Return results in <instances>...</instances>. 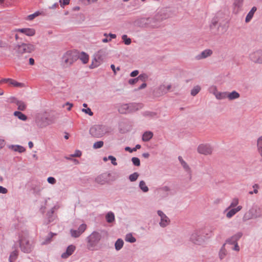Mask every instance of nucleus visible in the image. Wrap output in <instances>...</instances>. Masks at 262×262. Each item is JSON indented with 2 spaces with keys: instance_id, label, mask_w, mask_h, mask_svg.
Returning <instances> with one entry per match:
<instances>
[{
  "instance_id": "39",
  "label": "nucleus",
  "mask_w": 262,
  "mask_h": 262,
  "mask_svg": "<svg viewBox=\"0 0 262 262\" xmlns=\"http://www.w3.org/2000/svg\"><path fill=\"white\" fill-rule=\"evenodd\" d=\"M42 12L37 11L34 13L33 14H30L28 16V19L31 20H33L34 18H35L36 17L42 15Z\"/></svg>"
},
{
  "instance_id": "22",
  "label": "nucleus",
  "mask_w": 262,
  "mask_h": 262,
  "mask_svg": "<svg viewBox=\"0 0 262 262\" xmlns=\"http://www.w3.org/2000/svg\"><path fill=\"white\" fill-rule=\"evenodd\" d=\"M147 78V77L145 74H141L139 75L137 78L129 79L128 83L130 84H134L137 82L139 80L145 81Z\"/></svg>"
},
{
  "instance_id": "33",
  "label": "nucleus",
  "mask_w": 262,
  "mask_h": 262,
  "mask_svg": "<svg viewBox=\"0 0 262 262\" xmlns=\"http://www.w3.org/2000/svg\"><path fill=\"white\" fill-rule=\"evenodd\" d=\"M125 240L131 243H135L136 241V238L130 233L127 234L125 236Z\"/></svg>"
},
{
  "instance_id": "28",
  "label": "nucleus",
  "mask_w": 262,
  "mask_h": 262,
  "mask_svg": "<svg viewBox=\"0 0 262 262\" xmlns=\"http://www.w3.org/2000/svg\"><path fill=\"white\" fill-rule=\"evenodd\" d=\"M153 134L151 132H146L144 133L142 136V140L144 141H148L150 139L152 138Z\"/></svg>"
},
{
  "instance_id": "20",
  "label": "nucleus",
  "mask_w": 262,
  "mask_h": 262,
  "mask_svg": "<svg viewBox=\"0 0 262 262\" xmlns=\"http://www.w3.org/2000/svg\"><path fill=\"white\" fill-rule=\"evenodd\" d=\"M75 250V247L73 245H70L67 249L66 252L62 254L61 257L63 258H67L71 255Z\"/></svg>"
},
{
  "instance_id": "18",
  "label": "nucleus",
  "mask_w": 262,
  "mask_h": 262,
  "mask_svg": "<svg viewBox=\"0 0 262 262\" xmlns=\"http://www.w3.org/2000/svg\"><path fill=\"white\" fill-rule=\"evenodd\" d=\"M212 54V51L210 49H207L201 52V54L198 55L195 57V59L197 60H200L206 58L209 56H210Z\"/></svg>"
},
{
  "instance_id": "62",
  "label": "nucleus",
  "mask_w": 262,
  "mask_h": 262,
  "mask_svg": "<svg viewBox=\"0 0 262 262\" xmlns=\"http://www.w3.org/2000/svg\"><path fill=\"white\" fill-rule=\"evenodd\" d=\"M257 148L259 153L262 157V146H257Z\"/></svg>"
},
{
  "instance_id": "14",
  "label": "nucleus",
  "mask_w": 262,
  "mask_h": 262,
  "mask_svg": "<svg viewBox=\"0 0 262 262\" xmlns=\"http://www.w3.org/2000/svg\"><path fill=\"white\" fill-rule=\"evenodd\" d=\"M2 82L9 83V85L14 87L23 88L25 86V84L23 83L18 82L15 80L10 78H5L1 80Z\"/></svg>"
},
{
  "instance_id": "64",
  "label": "nucleus",
  "mask_w": 262,
  "mask_h": 262,
  "mask_svg": "<svg viewBox=\"0 0 262 262\" xmlns=\"http://www.w3.org/2000/svg\"><path fill=\"white\" fill-rule=\"evenodd\" d=\"M142 156L143 157H144L145 158H148L149 156V154L147 152H145V153H143L142 154Z\"/></svg>"
},
{
  "instance_id": "30",
  "label": "nucleus",
  "mask_w": 262,
  "mask_h": 262,
  "mask_svg": "<svg viewBox=\"0 0 262 262\" xmlns=\"http://www.w3.org/2000/svg\"><path fill=\"white\" fill-rule=\"evenodd\" d=\"M14 115L23 121H26L27 119V116L20 112L15 111L14 113Z\"/></svg>"
},
{
  "instance_id": "32",
  "label": "nucleus",
  "mask_w": 262,
  "mask_h": 262,
  "mask_svg": "<svg viewBox=\"0 0 262 262\" xmlns=\"http://www.w3.org/2000/svg\"><path fill=\"white\" fill-rule=\"evenodd\" d=\"M123 244H124V242L122 239H121L120 238L118 239L116 242L115 244V249L117 250H120L122 248V247L123 246Z\"/></svg>"
},
{
  "instance_id": "47",
  "label": "nucleus",
  "mask_w": 262,
  "mask_h": 262,
  "mask_svg": "<svg viewBox=\"0 0 262 262\" xmlns=\"http://www.w3.org/2000/svg\"><path fill=\"white\" fill-rule=\"evenodd\" d=\"M108 159L111 161L113 165L115 166L117 165V163L116 162V159L114 157L112 156H109Z\"/></svg>"
},
{
  "instance_id": "51",
  "label": "nucleus",
  "mask_w": 262,
  "mask_h": 262,
  "mask_svg": "<svg viewBox=\"0 0 262 262\" xmlns=\"http://www.w3.org/2000/svg\"><path fill=\"white\" fill-rule=\"evenodd\" d=\"M81 155V152L80 150H76L73 155H72L73 157H79Z\"/></svg>"
},
{
  "instance_id": "16",
  "label": "nucleus",
  "mask_w": 262,
  "mask_h": 262,
  "mask_svg": "<svg viewBox=\"0 0 262 262\" xmlns=\"http://www.w3.org/2000/svg\"><path fill=\"white\" fill-rule=\"evenodd\" d=\"M169 191V187L165 186L160 188L157 190V194L159 197L164 198L168 195Z\"/></svg>"
},
{
  "instance_id": "40",
  "label": "nucleus",
  "mask_w": 262,
  "mask_h": 262,
  "mask_svg": "<svg viewBox=\"0 0 262 262\" xmlns=\"http://www.w3.org/2000/svg\"><path fill=\"white\" fill-rule=\"evenodd\" d=\"M243 0H235L234 3L235 8L236 9V12H238L239 9L241 8L243 4Z\"/></svg>"
},
{
  "instance_id": "34",
  "label": "nucleus",
  "mask_w": 262,
  "mask_h": 262,
  "mask_svg": "<svg viewBox=\"0 0 262 262\" xmlns=\"http://www.w3.org/2000/svg\"><path fill=\"white\" fill-rule=\"evenodd\" d=\"M16 105L18 106V109L20 111H23L26 108V105L23 101H17Z\"/></svg>"
},
{
  "instance_id": "57",
  "label": "nucleus",
  "mask_w": 262,
  "mask_h": 262,
  "mask_svg": "<svg viewBox=\"0 0 262 262\" xmlns=\"http://www.w3.org/2000/svg\"><path fill=\"white\" fill-rule=\"evenodd\" d=\"M5 145V141L3 139L0 138V149Z\"/></svg>"
},
{
  "instance_id": "56",
  "label": "nucleus",
  "mask_w": 262,
  "mask_h": 262,
  "mask_svg": "<svg viewBox=\"0 0 262 262\" xmlns=\"http://www.w3.org/2000/svg\"><path fill=\"white\" fill-rule=\"evenodd\" d=\"M234 247L233 248V250L238 251L239 250V247L238 246V244L237 243H234Z\"/></svg>"
},
{
  "instance_id": "50",
  "label": "nucleus",
  "mask_w": 262,
  "mask_h": 262,
  "mask_svg": "<svg viewBox=\"0 0 262 262\" xmlns=\"http://www.w3.org/2000/svg\"><path fill=\"white\" fill-rule=\"evenodd\" d=\"M53 233H50V234L49 235V236H48V237L47 238V239H46V241H45V242H43L42 244H46L49 243L50 242V241H51V238L53 237Z\"/></svg>"
},
{
  "instance_id": "12",
  "label": "nucleus",
  "mask_w": 262,
  "mask_h": 262,
  "mask_svg": "<svg viewBox=\"0 0 262 262\" xmlns=\"http://www.w3.org/2000/svg\"><path fill=\"white\" fill-rule=\"evenodd\" d=\"M15 32L25 34L28 36H33L35 34L36 31L33 28H21L15 30Z\"/></svg>"
},
{
  "instance_id": "55",
  "label": "nucleus",
  "mask_w": 262,
  "mask_h": 262,
  "mask_svg": "<svg viewBox=\"0 0 262 262\" xmlns=\"http://www.w3.org/2000/svg\"><path fill=\"white\" fill-rule=\"evenodd\" d=\"M138 74H139V71L138 70H135L130 73V76L131 77H135V76H137Z\"/></svg>"
},
{
  "instance_id": "3",
  "label": "nucleus",
  "mask_w": 262,
  "mask_h": 262,
  "mask_svg": "<svg viewBox=\"0 0 262 262\" xmlns=\"http://www.w3.org/2000/svg\"><path fill=\"white\" fill-rule=\"evenodd\" d=\"M19 247L22 251L25 253H29L32 249V244L28 239V237L26 234H21L19 235Z\"/></svg>"
},
{
  "instance_id": "11",
  "label": "nucleus",
  "mask_w": 262,
  "mask_h": 262,
  "mask_svg": "<svg viewBox=\"0 0 262 262\" xmlns=\"http://www.w3.org/2000/svg\"><path fill=\"white\" fill-rule=\"evenodd\" d=\"M86 229V225L85 224H81L78 228L77 230H71V233L73 237H79Z\"/></svg>"
},
{
  "instance_id": "5",
  "label": "nucleus",
  "mask_w": 262,
  "mask_h": 262,
  "mask_svg": "<svg viewBox=\"0 0 262 262\" xmlns=\"http://www.w3.org/2000/svg\"><path fill=\"white\" fill-rule=\"evenodd\" d=\"M90 135L94 138H101L107 132V129L105 126L95 125L90 129Z\"/></svg>"
},
{
  "instance_id": "43",
  "label": "nucleus",
  "mask_w": 262,
  "mask_h": 262,
  "mask_svg": "<svg viewBox=\"0 0 262 262\" xmlns=\"http://www.w3.org/2000/svg\"><path fill=\"white\" fill-rule=\"evenodd\" d=\"M122 39L125 45H129L131 43V39L128 38L126 35H122Z\"/></svg>"
},
{
  "instance_id": "24",
  "label": "nucleus",
  "mask_w": 262,
  "mask_h": 262,
  "mask_svg": "<svg viewBox=\"0 0 262 262\" xmlns=\"http://www.w3.org/2000/svg\"><path fill=\"white\" fill-rule=\"evenodd\" d=\"M78 57L84 64H86L89 62V55L84 52H81L79 55H78Z\"/></svg>"
},
{
  "instance_id": "54",
  "label": "nucleus",
  "mask_w": 262,
  "mask_h": 262,
  "mask_svg": "<svg viewBox=\"0 0 262 262\" xmlns=\"http://www.w3.org/2000/svg\"><path fill=\"white\" fill-rule=\"evenodd\" d=\"M181 164L185 169H186V170L189 169L188 166L187 165V163L184 161H182L181 162Z\"/></svg>"
},
{
  "instance_id": "49",
  "label": "nucleus",
  "mask_w": 262,
  "mask_h": 262,
  "mask_svg": "<svg viewBox=\"0 0 262 262\" xmlns=\"http://www.w3.org/2000/svg\"><path fill=\"white\" fill-rule=\"evenodd\" d=\"M47 181L49 183L51 184H54L56 182L55 179L54 178L51 177H49L47 179Z\"/></svg>"
},
{
  "instance_id": "59",
  "label": "nucleus",
  "mask_w": 262,
  "mask_h": 262,
  "mask_svg": "<svg viewBox=\"0 0 262 262\" xmlns=\"http://www.w3.org/2000/svg\"><path fill=\"white\" fill-rule=\"evenodd\" d=\"M253 188H255L253 192L255 193H257L258 192V190H257L258 185L257 184L254 185L253 186Z\"/></svg>"
},
{
  "instance_id": "26",
  "label": "nucleus",
  "mask_w": 262,
  "mask_h": 262,
  "mask_svg": "<svg viewBox=\"0 0 262 262\" xmlns=\"http://www.w3.org/2000/svg\"><path fill=\"white\" fill-rule=\"evenodd\" d=\"M256 11V8L255 7H253L251 9V10L249 12V13H248V14L246 17V19H245V21L246 23H248L251 20V19L252 18L253 15Z\"/></svg>"
},
{
  "instance_id": "45",
  "label": "nucleus",
  "mask_w": 262,
  "mask_h": 262,
  "mask_svg": "<svg viewBox=\"0 0 262 262\" xmlns=\"http://www.w3.org/2000/svg\"><path fill=\"white\" fill-rule=\"evenodd\" d=\"M132 161L133 164L137 166H139L140 165V161L139 158L136 157H134L132 158Z\"/></svg>"
},
{
  "instance_id": "37",
  "label": "nucleus",
  "mask_w": 262,
  "mask_h": 262,
  "mask_svg": "<svg viewBox=\"0 0 262 262\" xmlns=\"http://www.w3.org/2000/svg\"><path fill=\"white\" fill-rule=\"evenodd\" d=\"M225 244H224L219 253V256L221 259L224 258L227 254L226 250L225 248Z\"/></svg>"
},
{
  "instance_id": "23",
  "label": "nucleus",
  "mask_w": 262,
  "mask_h": 262,
  "mask_svg": "<svg viewBox=\"0 0 262 262\" xmlns=\"http://www.w3.org/2000/svg\"><path fill=\"white\" fill-rule=\"evenodd\" d=\"M103 62L100 60L97 59V58L94 55L93 58L92 60L91 64L90 65V69H94L99 66Z\"/></svg>"
},
{
  "instance_id": "6",
  "label": "nucleus",
  "mask_w": 262,
  "mask_h": 262,
  "mask_svg": "<svg viewBox=\"0 0 262 262\" xmlns=\"http://www.w3.org/2000/svg\"><path fill=\"white\" fill-rule=\"evenodd\" d=\"M35 46L31 43H22L15 47L17 54L21 55L25 53H30L35 50Z\"/></svg>"
},
{
  "instance_id": "31",
  "label": "nucleus",
  "mask_w": 262,
  "mask_h": 262,
  "mask_svg": "<svg viewBox=\"0 0 262 262\" xmlns=\"http://www.w3.org/2000/svg\"><path fill=\"white\" fill-rule=\"evenodd\" d=\"M18 256V251L17 250H15L13 251L10 255L9 257V262H14V261L16 259Z\"/></svg>"
},
{
  "instance_id": "48",
  "label": "nucleus",
  "mask_w": 262,
  "mask_h": 262,
  "mask_svg": "<svg viewBox=\"0 0 262 262\" xmlns=\"http://www.w3.org/2000/svg\"><path fill=\"white\" fill-rule=\"evenodd\" d=\"M82 111L84 112L86 114H89L90 116H92L93 115V113L91 111V109L90 108H83L82 110Z\"/></svg>"
},
{
  "instance_id": "46",
  "label": "nucleus",
  "mask_w": 262,
  "mask_h": 262,
  "mask_svg": "<svg viewBox=\"0 0 262 262\" xmlns=\"http://www.w3.org/2000/svg\"><path fill=\"white\" fill-rule=\"evenodd\" d=\"M70 0H60V6L61 7L64 8L65 5H69Z\"/></svg>"
},
{
  "instance_id": "15",
  "label": "nucleus",
  "mask_w": 262,
  "mask_h": 262,
  "mask_svg": "<svg viewBox=\"0 0 262 262\" xmlns=\"http://www.w3.org/2000/svg\"><path fill=\"white\" fill-rule=\"evenodd\" d=\"M242 206H237L236 208H230L228 210H227V211H226V210L225 211V212H226V216L228 218V219H230L231 218L232 216H233L237 212H238V211H239L240 210H242Z\"/></svg>"
},
{
  "instance_id": "36",
  "label": "nucleus",
  "mask_w": 262,
  "mask_h": 262,
  "mask_svg": "<svg viewBox=\"0 0 262 262\" xmlns=\"http://www.w3.org/2000/svg\"><path fill=\"white\" fill-rule=\"evenodd\" d=\"M12 149L15 151H18L19 152H23L25 151V148L20 145H14L12 146Z\"/></svg>"
},
{
  "instance_id": "10",
  "label": "nucleus",
  "mask_w": 262,
  "mask_h": 262,
  "mask_svg": "<svg viewBox=\"0 0 262 262\" xmlns=\"http://www.w3.org/2000/svg\"><path fill=\"white\" fill-rule=\"evenodd\" d=\"M198 151L205 155H210L212 152V149L209 145L202 144L198 146Z\"/></svg>"
},
{
  "instance_id": "27",
  "label": "nucleus",
  "mask_w": 262,
  "mask_h": 262,
  "mask_svg": "<svg viewBox=\"0 0 262 262\" xmlns=\"http://www.w3.org/2000/svg\"><path fill=\"white\" fill-rule=\"evenodd\" d=\"M171 85H165L164 84L161 85L159 88V90L162 93V94H166L171 89Z\"/></svg>"
},
{
  "instance_id": "44",
  "label": "nucleus",
  "mask_w": 262,
  "mask_h": 262,
  "mask_svg": "<svg viewBox=\"0 0 262 262\" xmlns=\"http://www.w3.org/2000/svg\"><path fill=\"white\" fill-rule=\"evenodd\" d=\"M138 176H139V174H138V173L135 172L129 176V180L131 182L135 181L137 179Z\"/></svg>"
},
{
  "instance_id": "21",
  "label": "nucleus",
  "mask_w": 262,
  "mask_h": 262,
  "mask_svg": "<svg viewBox=\"0 0 262 262\" xmlns=\"http://www.w3.org/2000/svg\"><path fill=\"white\" fill-rule=\"evenodd\" d=\"M242 233L241 232L237 233L234 235L232 236L231 237L228 238L226 241V243H228L230 244H234V243H237V241L242 237Z\"/></svg>"
},
{
  "instance_id": "13",
  "label": "nucleus",
  "mask_w": 262,
  "mask_h": 262,
  "mask_svg": "<svg viewBox=\"0 0 262 262\" xmlns=\"http://www.w3.org/2000/svg\"><path fill=\"white\" fill-rule=\"evenodd\" d=\"M158 214L161 217V221L160 222V226L164 227L168 225L170 222L168 217L160 210L158 211Z\"/></svg>"
},
{
  "instance_id": "63",
  "label": "nucleus",
  "mask_w": 262,
  "mask_h": 262,
  "mask_svg": "<svg viewBox=\"0 0 262 262\" xmlns=\"http://www.w3.org/2000/svg\"><path fill=\"white\" fill-rule=\"evenodd\" d=\"M111 40V38L108 39L107 38H104L102 39V41L104 43L108 42V41H110Z\"/></svg>"
},
{
  "instance_id": "61",
  "label": "nucleus",
  "mask_w": 262,
  "mask_h": 262,
  "mask_svg": "<svg viewBox=\"0 0 262 262\" xmlns=\"http://www.w3.org/2000/svg\"><path fill=\"white\" fill-rule=\"evenodd\" d=\"M29 63L30 65H33L34 64V60L32 58L29 59Z\"/></svg>"
},
{
  "instance_id": "38",
  "label": "nucleus",
  "mask_w": 262,
  "mask_h": 262,
  "mask_svg": "<svg viewBox=\"0 0 262 262\" xmlns=\"http://www.w3.org/2000/svg\"><path fill=\"white\" fill-rule=\"evenodd\" d=\"M139 187L140 189L144 192H146L148 191V188L146 185V184L144 181H141L139 183Z\"/></svg>"
},
{
  "instance_id": "17",
  "label": "nucleus",
  "mask_w": 262,
  "mask_h": 262,
  "mask_svg": "<svg viewBox=\"0 0 262 262\" xmlns=\"http://www.w3.org/2000/svg\"><path fill=\"white\" fill-rule=\"evenodd\" d=\"M213 90V93L217 99H224L227 98V92H220L217 91L214 86L211 88Z\"/></svg>"
},
{
  "instance_id": "58",
  "label": "nucleus",
  "mask_w": 262,
  "mask_h": 262,
  "mask_svg": "<svg viewBox=\"0 0 262 262\" xmlns=\"http://www.w3.org/2000/svg\"><path fill=\"white\" fill-rule=\"evenodd\" d=\"M58 6V4L57 3H55L52 6L50 7L49 8L51 9H54L57 8Z\"/></svg>"
},
{
  "instance_id": "9",
  "label": "nucleus",
  "mask_w": 262,
  "mask_h": 262,
  "mask_svg": "<svg viewBox=\"0 0 262 262\" xmlns=\"http://www.w3.org/2000/svg\"><path fill=\"white\" fill-rule=\"evenodd\" d=\"M249 57L253 62L262 64V50L252 52L250 53Z\"/></svg>"
},
{
  "instance_id": "2",
  "label": "nucleus",
  "mask_w": 262,
  "mask_h": 262,
  "mask_svg": "<svg viewBox=\"0 0 262 262\" xmlns=\"http://www.w3.org/2000/svg\"><path fill=\"white\" fill-rule=\"evenodd\" d=\"M78 53L76 51H69L67 52L62 56V63L64 67L71 66L77 59Z\"/></svg>"
},
{
  "instance_id": "1",
  "label": "nucleus",
  "mask_w": 262,
  "mask_h": 262,
  "mask_svg": "<svg viewBox=\"0 0 262 262\" xmlns=\"http://www.w3.org/2000/svg\"><path fill=\"white\" fill-rule=\"evenodd\" d=\"M211 233V232L208 229H201L193 233L190 238L194 243L201 244L210 236Z\"/></svg>"
},
{
  "instance_id": "42",
  "label": "nucleus",
  "mask_w": 262,
  "mask_h": 262,
  "mask_svg": "<svg viewBox=\"0 0 262 262\" xmlns=\"http://www.w3.org/2000/svg\"><path fill=\"white\" fill-rule=\"evenodd\" d=\"M104 143L102 141L96 142L93 144V148L94 149H98L102 147L103 146Z\"/></svg>"
},
{
  "instance_id": "35",
  "label": "nucleus",
  "mask_w": 262,
  "mask_h": 262,
  "mask_svg": "<svg viewBox=\"0 0 262 262\" xmlns=\"http://www.w3.org/2000/svg\"><path fill=\"white\" fill-rule=\"evenodd\" d=\"M106 219L108 223L113 222L115 219L114 213L112 212H108L106 215Z\"/></svg>"
},
{
  "instance_id": "29",
  "label": "nucleus",
  "mask_w": 262,
  "mask_h": 262,
  "mask_svg": "<svg viewBox=\"0 0 262 262\" xmlns=\"http://www.w3.org/2000/svg\"><path fill=\"white\" fill-rule=\"evenodd\" d=\"M238 204H239L238 199H237L236 198L233 199L231 202V203H230L229 206L226 209V211H227V210H228L230 208H234L235 207L236 208L237 206H238L237 205Z\"/></svg>"
},
{
  "instance_id": "19",
  "label": "nucleus",
  "mask_w": 262,
  "mask_h": 262,
  "mask_svg": "<svg viewBox=\"0 0 262 262\" xmlns=\"http://www.w3.org/2000/svg\"><path fill=\"white\" fill-rule=\"evenodd\" d=\"M94 55L98 59L100 60L103 62L106 56V50L102 49L98 51Z\"/></svg>"
},
{
  "instance_id": "52",
  "label": "nucleus",
  "mask_w": 262,
  "mask_h": 262,
  "mask_svg": "<svg viewBox=\"0 0 262 262\" xmlns=\"http://www.w3.org/2000/svg\"><path fill=\"white\" fill-rule=\"evenodd\" d=\"M8 190L6 188L0 186V193L6 194Z\"/></svg>"
},
{
  "instance_id": "53",
  "label": "nucleus",
  "mask_w": 262,
  "mask_h": 262,
  "mask_svg": "<svg viewBox=\"0 0 262 262\" xmlns=\"http://www.w3.org/2000/svg\"><path fill=\"white\" fill-rule=\"evenodd\" d=\"M257 146H262V136L257 139Z\"/></svg>"
},
{
  "instance_id": "41",
  "label": "nucleus",
  "mask_w": 262,
  "mask_h": 262,
  "mask_svg": "<svg viewBox=\"0 0 262 262\" xmlns=\"http://www.w3.org/2000/svg\"><path fill=\"white\" fill-rule=\"evenodd\" d=\"M201 88L199 85L194 86L191 91L192 96H195L200 91Z\"/></svg>"
},
{
  "instance_id": "60",
  "label": "nucleus",
  "mask_w": 262,
  "mask_h": 262,
  "mask_svg": "<svg viewBox=\"0 0 262 262\" xmlns=\"http://www.w3.org/2000/svg\"><path fill=\"white\" fill-rule=\"evenodd\" d=\"M66 105H68L69 106L67 108V110L68 111H70L71 108L73 106V104H71V103H66Z\"/></svg>"
},
{
  "instance_id": "8",
  "label": "nucleus",
  "mask_w": 262,
  "mask_h": 262,
  "mask_svg": "<svg viewBox=\"0 0 262 262\" xmlns=\"http://www.w3.org/2000/svg\"><path fill=\"white\" fill-rule=\"evenodd\" d=\"M101 238V235L99 233L93 232L88 237V248L92 250L93 248L98 244Z\"/></svg>"
},
{
  "instance_id": "25",
  "label": "nucleus",
  "mask_w": 262,
  "mask_h": 262,
  "mask_svg": "<svg viewBox=\"0 0 262 262\" xmlns=\"http://www.w3.org/2000/svg\"><path fill=\"white\" fill-rule=\"evenodd\" d=\"M239 96V94L236 91H233L231 93L227 92V98L230 100L237 99Z\"/></svg>"
},
{
  "instance_id": "4",
  "label": "nucleus",
  "mask_w": 262,
  "mask_h": 262,
  "mask_svg": "<svg viewBox=\"0 0 262 262\" xmlns=\"http://www.w3.org/2000/svg\"><path fill=\"white\" fill-rule=\"evenodd\" d=\"M261 210L259 207L257 205H253L248 211H247L244 216V221H248L253 218L259 217L261 216Z\"/></svg>"
},
{
  "instance_id": "7",
  "label": "nucleus",
  "mask_w": 262,
  "mask_h": 262,
  "mask_svg": "<svg viewBox=\"0 0 262 262\" xmlns=\"http://www.w3.org/2000/svg\"><path fill=\"white\" fill-rule=\"evenodd\" d=\"M141 107V104L136 103L124 104L119 107L118 111L121 114H126L136 111Z\"/></svg>"
}]
</instances>
